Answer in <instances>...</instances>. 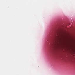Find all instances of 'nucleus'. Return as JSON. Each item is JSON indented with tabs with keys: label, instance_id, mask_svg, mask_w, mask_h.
<instances>
[{
	"label": "nucleus",
	"instance_id": "f257e3e1",
	"mask_svg": "<svg viewBox=\"0 0 75 75\" xmlns=\"http://www.w3.org/2000/svg\"><path fill=\"white\" fill-rule=\"evenodd\" d=\"M61 37V35L59 32H57L55 34V36L53 38V42L52 43V45L53 48H56L59 45L60 43L59 41V39Z\"/></svg>",
	"mask_w": 75,
	"mask_h": 75
}]
</instances>
